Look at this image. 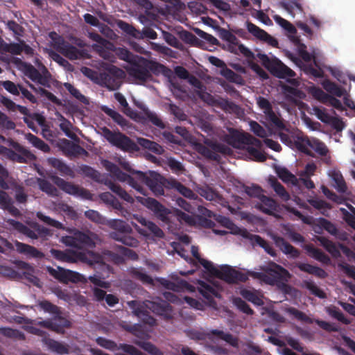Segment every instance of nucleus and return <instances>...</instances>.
<instances>
[{
  "label": "nucleus",
  "instance_id": "nucleus-1",
  "mask_svg": "<svg viewBox=\"0 0 355 355\" xmlns=\"http://www.w3.org/2000/svg\"><path fill=\"white\" fill-rule=\"evenodd\" d=\"M50 253L53 258L58 261L67 263H76L78 261L87 263L94 268H99L102 270H110V266L104 261L103 256L98 253H84L74 250L62 251L52 248Z\"/></svg>",
  "mask_w": 355,
  "mask_h": 355
},
{
  "label": "nucleus",
  "instance_id": "nucleus-2",
  "mask_svg": "<svg viewBox=\"0 0 355 355\" xmlns=\"http://www.w3.org/2000/svg\"><path fill=\"white\" fill-rule=\"evenodd\" d=\"M40 307L46 313L54 315L52 318L38 321L37 324L58 334H64L66 328H69L71 322L61 315L60 308L48 300L39 302Z\"/></svg>",
  "mask_w": 355,
  "mask_h": 355
},
{
  "label": "nucleus",
  "instance_id": "nucleus-3",
  "mask_svg": "<svg viewBox=\"0 0 355 355\" xmlns=\"http://www.w3.org/2000/svg\"><path fill=\"white\" fill-rule=\"evenodd\" d=\"M257 58L261 64L274 76L279 78H293L295 73L280 60L275 57L269 58L266 54L259 53Z\"/></svg>",
  "mask_w": 355,
  "mask_h": 355
},
{
  "label": "nucleus",
  "instance_id": "nucleus-4",
  "mask_svg": "<svg viewBox=\"0 0 355 355\" xmlns=\"http://www.w3.org/2000/svg\"><path fill=\"white\" fill-rule=\"evenodd\" d=\"M104 138L112 146L125 152H135L139 150L137 144L130 137L121 132H113L107 127L101 128Z\"/></svg>",
  "mask_w": 355,
  "mask_h": 355
},
{
  "label": "nucleus",
  "instance_id": "nucleus-5",
  "mask_svg": "<svg viewBox=\"0 0 355 355\" xmlns=\"http://www.w3.org/2000/svg\"><path fill=\"white\" fill-rule=\"evenodd\" d=\"M262 270L266 272L263 275V280L270 285H275L277 283L290 278V273L282 266L273 262H269L264 266ZM250 275L254 277H260L262 274L260 272H252Z\"/></svg>",
  "mask_w": 355,
  "mask_h": 355
},
{
  "label": "nucleus",
  "instance_id": "nucleus-6",
  "mask_svg": "<svg viewBox=\"0 0 355 355\" xmlns=\"http://www.w3.org/2000/svg\"><path fill=\"white\" fill-rule=\"evenodd\" d=\"M205 145L199 144L197 147L198 151L205 157L214 161H220V156L218 153L223 155H231L232 150L225 144L214 141L210 139L204 140Z\"/></svg>",
  "mask_w": 355,
  "mask_h": 355
},
{
  "label": "nucleus",
  "instance_id": "nucleus-7",
  "mask_svg": "<svg viewBox=\"0 0 355 355\" xmlns=\"http://www.w3.org/2000/svg\"><path fill=\"white\" fill-rule=\"evenodd\" d=\"M110 227L117 230L110 232V236L112 239L132 248L139 245V241L129 234L132 232L131 227L123 221L114 220L110 223Z\"/></svg>",
  "mask_w": 355,
  "mask_h": 355
},
{
  "label": "nucleus",
  "instance_id": "nucleus-8",
  "mask_svg": "<svg viewBox=\"0 0 355 355\" xmlns=\"http://www.w3.org/2000/svg\"><path fill=\"white\" fill-rule=\"evenodd\" d=\"M103 165L105 168L119 181L126 182L130 186L139 191L140 193L144 196L146 195L145 193V189L144 187L139 184V181L136 178V173L137 171H133L132 175H128L123 172L116 164L108 160H103Z\"/></svg>",
  "mask_w": 355,
  "mask_h": 355
},
{
  "label": "nucleus",
  "instance_id": "nucleus-9",
  "mask_svg": "<svg viewBox=\"0 0 355 355\" xmlns=\"http://www.w3.org/2000/svg\"><path fill=\"white\" fill-rule=\"evenodd\" d=\"M51 179L53 182L59 187V189L67 194L76 197H80L85 200L92 199V194L91 192L83 187L74 184L71 182H67L57 175H52Z\"/></svg>",
  "mask_w": 355,
  "mask_h": 355
},
{
  "label": "nucleus",
  "instance_id": "nucleus-10",
  "mask_svg": "<svg viewBox=\"0 0 355 355\" xmlns=\"http://www.w3.org/2000/svg\"><path fill=\"white\" fill-rule=\"evenodd\" d=\"M136 178L139 181V184L148 186L155 196L164 194V182L165 180L158 173L150 172V175L143 172H137Z\"/></svg>",
  "mask_w": 355,
  "mask_h": 355
},
{
  "label": "nucleus",
  "instance_id": "nucleus-11",
  "mask_svg": "<svg viewBox=\"0 0 355 355\" xmlns=\"http://www.w3.org/2000/svg\"><path fill=\"white\" fill-rule=\"evenodd\" d=\"M124 71L116 66L110 67L107 72L100 73L99 84L109 90H116L121 85Z\"/></svg>",
  "mask_w": 355,
  "mask_h": 355
},
{
  "label": "nucleus",
  "instance_id": "nucleus-12",
  "mask_svg": "<svg viewBox=\"0 0 355 355\" xmlns=\"http://www.w3.org/2000/svg\"><path fill=\"white\" fill-rule=\"evenodd\" d=\"M146 58L144 57H137L136 60L126 68L128 75L143 84L153 78L152 74L148 71Z\"/></svg>",
  "mask_w": 355,
  "mask_h": 355
},
{
  "label": "nucleus",
  "instance_id": "nucleus-13",
  "mask_svg": "<svg viewBox=\"0 0 355 355\" xmlns=\"http://www.w3.org/2000/svg\"><path fill=\"white\" fill-rule=\"evenodd\" d=\"M47 270L52 277L62 284H68L69 282L85 283L87 282L85 277L83 275L71 270L64 269L60 266L57 268L48 267Z\"/></svg>",
  "mask_w": 355,
  "mask_h": 355
},
{
  "label": "nucleus",
  "instance_id": "nucleus-14",
  "mask_svg": "<svg viewBox=\"0 0 355 355\" xmlns=\"http://www.w3.org/2000/svg\"><path fill=\"white\" fill-rule=\"evenodd\" d=\"M138 202L143 204L148 209L152 211L157 218L164 223H168L169 222L168 215L171 214L169 209L166 208L157 200L152 198L145 197H136Z\"/></svg>",
  "mask_w": 355,
  "mask_h": 355
},
{
  "label": "nucleus",
  "instance_id": "nucleus-15",
  "mask_svg": "<svg viewBox=\"0 0 355 355\" xmlns=\"http://www.w3.org/2000/svg\"><path fill=\"white\" fill-rule=\"evenodd\" d=\"M21 69L24 74L32 81L44 87H50V73L44 67V71L42 74L34 66L30 63L22 62Z\"/></svg>",
  "mask_w": 355,
  "mask_h": 355
},
{
  "label": "nucleus",
  "instance_id": "nucleus-16",
  "mask_svg": "<svg viewBox=\"0 0 355 355\" xmlns=\"http://www.w3.org/2000/svg\"><path fill=\"white\" fill-rule=\"evenodd\" d=\"M215 277L232 284L245 282L248 279L247 274L239 271L228 265L222 266L218 269Z\"/></svg>",
  "mask_w": 355,
  "mask_h": 355
},
{
  "label": "nucleus",
  "instance_id": "nucleus-17",
  "mask_svg": "<svg viewBox=\"0 0 355 355\" xmlns=\"http://www.w3.org/2000/svg\"><path fill=\"white\" fill-rule=\"evenodd\" d=\"M53 48L69 60H74L84 57V51L66 42L61 36L54 40Z\"/></svg>",
  "mask_w": 355,
  "mask_h": 355
},
{
  "label": "nucleus",
  "instance_id": "nucleus-18",
  "mask_svg": "<svg viewBox=\"0 0 355 355\" xmlns=\"http://www.w3.org/2000/svg\"><path fill=\"white\" fill-rule=\"evenodd\" d=\"M137 220L144 227V228H141L137 225H135V227L141 235L144 236L152 235L157 238L164 237V232L153 222L148 220L141 216L139 217Z\"/></svg>",
  "mask_w": 355,
  "mask_h": 355
},
{
  "label": "nucleus",
  "instance_id": "nucleus-19",
  "mask_svg": "<svg viewBox=\"0 0 355 355\" xmlns=\"http://www.w3.org/2000/svg\"><path fill=\"white\" fill-rule=\"evenodd\" d=\"M89 38L98 44L93 46L94 49L99 53L100 55L106 58L108 54L107 50H112L113 44L107 40L103 38L101 35L96 33H89Z\"/></svg>",
  "mask_w": 355,
  "mask_h": 355
},
{
  "label": "nucleus",
  "instance_id": "nucleus-20",
  "mask_svg": "<svg viewBox=\"0 0 355 355\" xmlns=\"http://www.w3.org/2000/svg\"><path fill=\"white\" fill-rule=\"evenodd\" d=\"M130 304L132 305L133 314L138 317L144 324L150 327L155 325L156 320L142 305L138 304L136 301H132Z\"/></svg>",
  "mask_w": 355,
  "mask_h": 355
},
{
  "label": "nucleus",
  "instance_id": "nucleus-21",
  "mask_svg": "<svg viewBox=\"0 0 355 355\" xmlns=\"http://www.w3.org/2000/svg\"><path fill=\"white\" fill-rule=\"evenodd\" d=\"M274 242L277 247L285 254L289 255L291 258L299 257L300 252L287 242L283 237L275 236L273 237Z\"/></svg>",
  "mask_w": 355,
  "mask_h": 355
},
{
  "label": "nucleus",
  "instance_id": "nucleus-22",
  "mask_svg": "<svg viewBox=\"0 0 355 355\" xmlns=\"http://www.w3.org/2000/svg\"><path fill=\"white\" fill-rule=\"evenodd\" d=\"M17 251L26 255L28 258L42 259L44 257V254L37 250L36 248L16 241L15 242Z\"/></svg>",
  "mask_w": 355,
  "mask_h": 355
},
{
  "label": "nucleus",
  "instance_id": "nucleus-23",
  "mask_svg": "<svg viewBox=\"0 0 355 355\" xmlns=\"http://www.w3.org/2000/svg\"><path fill=\"white\" fill-rule=\"evenodd\" d=\"M232 138L234 141L241 144L248 145V146H254L255 148H260L261 146V141L249 134L236 132L232 135Z\"/></svg>",
  "mask_w": 355,
  "mask_h": 355
},
{
  "label": "nucleus",
  "instance_id": "nucleus-24",
  "mask_svg": "<svg viewBox=\"0 0 355 355\" xmlns=\"http://www.w3.org/2000/svg\"><path fill=\"white\" fill-rule=\"evenodd\" d=\"M48 163L53 168L59 171L62 175L69 176L71 178L75 177L73 171L62 160L58 158L51 157L48 159Z\"/></svg>",
  "mask_w": 355,
  "mask_h": 355
},
{
  "label": "nucleus",
  "instance_id": "nucleus-25",
  "mask_svg": "<svg viewBox=\"0 0 355 355\" xmlns=\"http://www.w3.org/2000/svg\"><path fill=\"white\" fill-rule=\"evenodd\" d=\"M0 205L15 217L21 215L20 211L13 205V202L7 193L2 190H0Z\"/></svg>",
  "mask_w": 355,
  "mask_h": 355
},
{
  "label": "nucleus",
  "instance_id": "nucleus-26",
  "mask_svg": "<svg viewBox=\"0 0 355 355\" xmlns=\"http://www.w3.org/2000/svg\"><path fill=\"white\" fill-rule=\"evenodd\" d=\"M8 146L17 151L14 162L26 163V159L30 155V152L14 140H8Z\"/></svg>",
  "mask_w": 355,
  "mask_h": 355
},
{
  "label": "nucleus",
  "instance_id": "nucleus-27",
  "mask_svg": "<svg viewBox=\"0 0 355 355\" xmlns=\"http://www.w3.org/2000/svg\"><path fill=\"white\" fill-rule=\"evenodd\" d=\"M104 184L123 200L130 203L134 202L133 198L125 190L121 188L120 185L113 182L110 178H107Z\"/></svg>",
  "mask_w": 355,
  "mask_h": 355
},
{
  "label": "nucleus",
  "instance_id": "nucleus-28",
  "mask_svg": "<svg viewBox=\"0 0 355 355\" xmlns=\"http://www.w3.org/2000/svg\"><path fill=\"white\" fill-rule=\"evenodd\" d=\"M104 184L123 200L130 203L134 202L133 198L125 190L121 188L120 185L113 182L110 178H107Z\"/></svg>",
  "mask_w": 355,
  "mask_h": 355
},
{
  "label": "nucleus",
  "instance_id": "nucleus-29",
  "mask_svg": "<svg viewBox=\"0 0 355 355\" xmlns=\"http://www.w3.org/2000/svg\"><path fill=\"white\" fill-rule=\"evenodd\" d=\"M296 266L301 271L315 275V277L320 279H325L328 276L327 272L318 266H313L309 263H297Z\"/></svg>",
  "mask_w": 355,
  "mask_h": 355
},
{
  "label": "nucleus",
  "instance_id": "nucleus-30",
  "mask_svg": "<svg viewBox=\"0 0 355 355\" xmlns=\"http://www.w3.org/2000/svg\"><path fill=\"white\" fill-rule=\"evenodd\" d=\"M315 153L320 155L322 157H324L323 161L329 164L331 162V157L328 155L329 149L324 143L322 142L318 139L313 138L311 139V146Z\"/></svg>",
  "mask_w": 355,
  "mask_h": 355
},
{
  "label": "nucleus",
  "instance_id": "nucleus-31",
  "mask_svg": "<svg viewBox=\"0 0 355 355\" xmlns=\"http://www.w3.org/2000/svg\"><path fill=\"white\" fill-rule=\"evenodd\" d=\"M8 225H10L14 230H17L19 233L23 234L28 238L32 239H37L38 238V235L35 232V231L32 230L26 225H24L22 223L19 221H17L14 219H8L7 220Z\"/></svg>",
  "mask_w": 355,
  "mask_h": 355
},
{
  "label": "nucleus",
  "instance_id": "nucleus-32",
  "mask_svg": "<svg viewBox=\"0 0 355 355\" xmlns=\"http://www.w3.org/2000/svg\"><path fill=\"white\" fill-rule=\"evenodd\" d=\"M198 291L202 296L209 302L213 300V297H220L218 291L211 285L200 281L198 284Z\"/></svg>",
  "mask_w": 355,
  "mask_h": 355
},
{
  "label": "nucleus",
  "instance_id": "nucleus-33",
  "mask_svg": "<svg viewBox=\"0 0 355 355\" xmlns=\"http://www.w3.org/2000/svg\"><path fill=\"white\" fill-rule=\"evenodd\" d=\"M157 281L165 288L175 292H180L190 286L189 284L184 280L173 282L165 278H159Z\"/></svg>",
  "mask_w": 355,
  "mask_h": 355
},
{
  "label": "nucleus",
  "instance_id": "nucleus-34",
  "mask_svg": "<svg viewBox=\"0 0 355 355\" xmlns=\"http://www.w3.org/2000/svg\"><path fill=\"white\" fill-rule=\"evenodd\" d=\"M9 189L15 192V198L18 203H25L28 200V195L25 192V188L22 184L13 180L9 182Z\"/></svg>",
  "mask_w": 355,
  "mask_h": 355
},
{
  "label": "nucleus",
  "instance_id": "nucleus-35",
  "mask_svg": "<svg viewBox=\"0 0 355 355\" xmlns=\"http://www.w3.org/2000/svg\"><path fill=\"white\" fill-rule=\"evenodd\" d=\"M80 171L85 176L92 178L95 182L102 184H105V182H106L109 178L108 176L101 175L98 171L88 165H82L80 168Z\"/></svg>",
  "mask_w": 355,
  "mask_h": 355
},
{
  "label": "nucleus",
  "instance_id": "nucleus-36",
  "mask_svg": "<svg viewBox=\"0 0 355 355\" xmlns=\"http://www.w3.org/2000/svg\"><path fill=\"white\" fill-rule=\"evenodd\" d=\"M261 204L258 208L263 213L268 215H272V213L277 209V203L275 200L271 198L267 197L263 194L259 198Z\"/></svg>",
  "mask_w": 355,
  "mask_h": 355
},
{
  "label": "nucleus",
  "instance_id": "nucleus-37",
  "mask_svg": "<svg viewBox=\"0 0 355 355\" xmlns=\"http://www.w3.org/2000/svg\"><path fill=\"white\" fill-rule=\"evenodd\" d=\"M317 240L333 257L338 258L340 257V252L335 243L324 236H318Z\"/></svg>",
  "mask_w": 355,
  "mask_h": 355
},
{
  "label": "nucleus",
  "instance_id": "nucleus-38",
  "mask_svg": "<svg viewBox=\"0 0 355 355\" xmlns=\"http://www.w3.org/2000/svg\"><path fill=\"white\" fill-rule=\"evenodd\" d=\"M37 182L40 189L52 197H57L59 191L50 182L43 178H37Z\"/></svg>",
  "mask_w": 355,
  "mask_h": 355
},
{
  "label": "nucleus",
  "instance_id": "nucleus-39",
  "mask_svg": "<svg viewBox=\"0 0 355 355\" xmlns=\"http://www.w3.org/2000/svg\"><path fill=\"white\" fill-rule=\"evenodd\" d=\"M168 184L169 188L175 189L186 198L191 199L193 198L195 196V193L191 189L175 180L168 182Z\"/></svg>",
  "mask_w": 355,
  "mask_h": 355
},
{
  "label": "nucleus",
  "instance_id": "nucleus-40",
  "mask_svg": "<svg viewBox=\"0 0 355 355\" xmlns=\"http://www.w3.org/2000/svg\"><path fill=\"white\" fill-rule=\"evenodd\" d=\"M138 142L141 146L150 150L157 155H162L164 151L162 146H161L157 143L150 141L148 139L139 138L138 139Z\"/></svg>",
  "mask_w": 355,
  "mask_h": 355
},
{
  "label": "nucleus",
  "instance_id": "nucleus-41",
  "mask_svg": "<svg viewBox=\"0 0 355 355\" xmlns=\"http://www.w3.org/2000/svg\"><path fill=\"white\" fill-rule=\"evenodd\" d=\"M322 85L327 92L338 97H341L345 94L344 89L329 79L323 80Z\"/></svg>",
  "mask_w": 355,
  "mask_h": 355
},
{
  "label": "nucleus",
  "instance_id": "nucleus-42",
  "mask_svg": "<svg viewBox=\"0 0 355 355\" xmlns=\"http://www.w3.org/2000/svg\"><path fill=\"white\" fill-rule=\"evenodd\" d=\"M220 75L223 76L226 80L231 83H234L239 85L243 84V79L242 76L232 69H229L227 66L220 69Z\"/></svg>",
  "mask_w": 355,
  "mask_h": 355
},
{
  "label": "nucleus",
  "instance_id": "nucleus-43",
  "mask_svg": "<svg viewBox=\"0 0 355 355\" xmlns=\"http://www.w3.org/2000/svg\"><path fill=\"white\" fill-rule=\"evenodd\" d=\"M270 184L275 193L284 201H287L290 198L289 193L286 191L285 188L275 177L269 179Z\"/></svg>",
  "mask_w": 355,
  "mask_h": 355
},
{
  "label": "nucleus",
  "instance_id": "nucleus-44",
  "mask_svg": "<svg viewBox=\"0 0 355 355\" xmlns=\"http://www.w3.org/2000/svg\"><path fill=\"white\" fill-rule=\"evenodd\" d=\"M146 306L153 312L160 315L166 314L170 307L169 304L165 301L161 302H148Z\"/></svg>",
  "mask_w": 355,
  "mask_h": 355
},
{
  "label": "nucleus",
  "instance_id": "nucleus-45",
  "mask_svg": "<svg viewBox=\"0 0 355 355\" xmlns=\"http://www.w3.org/2000/svg\"><path fill=\"white\" fill-rule=\"evenodd\" d=\"M307 250L311 254L313 258L321 262L322 263L326 265H329L331 263V259L329 257L320 249L315 248L313 246H308Z\"/></svg>",
  "mask_w": 355,
  "mask_h": 355
},
{
  "label": "nucleus",
  "instance_id": "nucleus-46",
  "mask_svg": "<svg viewBox=\"0 0 355 355\" xmlns=\"http://www.w3.org/2000/svg\"><path fill=\"white\" fill-rule=\"evenodd\" d=\"M64 87L69 92V93L78 101L85 105L89 104L88 98L85 95L81 94L79 89L76 88L73 85L69 83H65L64 84Z\"/></svg>",
  "mask_w": 355,
  "mask_h": 355
},
{
  "label": "nucleus",
  "instance_id": "nucleus-47",
  "mask_svg": "<svg viewBox=\"0 0 355 355\" xmlns=\"http://www.w3.org/2000/svg\"><path fill=\"white\" fill-rule=\"evenodd\" d=\"M240 294L244 299L257 306H261L263 304V300L257 294L255 291L243 288L241 290Z\"/></svg>",
  "mask_w": 355,
  "mask_h": 355
},
{
  "label": "nucleus",
  "instance_id": "nucleus-48",
  "mask_svg": "<svg viewBox=\"0 0 355 355\" xmlns=\"http://www.w3.org/2000/svg\"><path fill=\"white\" fill-rule=\"evenodd\" d=\"M130 274L133 278L139 280L144 284L153 285V278L146 273L144 272L142 270L132 268L130 270Z\"/></svg>",
  "mask_w": 355,
  "mask_h": 355
},
{
  "label": "nucleus",
  "instance_id": "nucleus-49",
  "mask_svg": "<svg viewBox=\"0 0 355 355\" xmlns=\"http://www.w3.org/2000/svg\"><path fill=\"white\" fill-rule=\"evenodd\" d=\"M293 42L297 46L301 58L305 62H310L312 60V55L306 51V46L297 37H293Z\"/></svg>",
  "mask_w": 355,
  "mask_h": 355
},
{
  "label": "nucleus",
  "instance_id": "nucleus-50",
  "mask_svg": "<svg viewBox=\"0 0 355 355\" xmlns=\"http://www.w3.org/2000/svg\"><path fill=\"white\" fill-rule=\"evenodd\" d=\"M102 110L107 115L111 117L114 122H116L121 127H125L127 125L128 121L118 112L107 107H104Z\"/></svg>",
  "mask_w": 355,
  "mask_h": 355
},
{
  "label": "nucleus",
  "instance_id": "nucleus-51",
  "mask_svg": "<svg viewBox=\"0 0 355 355\" xmlns=\"http://www.w3.org/2000/svg\"><path fill=\"white\" fill-rule=\"evenodd\" d=\"M311 139L308 137H297L295 140V146L300 152L308 155H311V152L309 149L311 146Z\"/></svg>",
  "mask_w": 355,
  "mask_h": 355
},
{
  "label": "nucleus",
  "instance_id": "nucleus-52",
  "mask_svg": "<svg viewBox=\"0 0 355 355\" xmlns=\"http://www.w3.org/2000/svg\"><path fill=\"white\" fill-rule=\"evenodd\" d=\"M277 174L286 183H291L294 185L297 183V178L286 168H278L277 169Z\"/></svg>",
  "mask_w": 355,
  "mask_h": 355
},
{
  "label": "nucleus",
  "instance_id": "nucleus-53",
  "mask_svg": "<svg viewBox=\"0 0 355 355\" xmlns=\"http://www.w3.org/2000/svg\"><path fill=\"white\" fill-rule=\"evenodd\" d=\"M303 286L310 291V293L320 298L324 299L327 297L326 293L320 289L315 283L310 280H305L303 282Z\"/></svg>",
  "mask_w": 355,
  "mask_h": 355
},
{
  "label": "nucleus",
  "instance_id": "nucleus-54",
  "mask_svg": "<svg viewBox=\"0 0 355 355\" xmlns=\"http://www.w3.org/2000/svg\"><path fill=\"white\" fill-rule=\"evenodd\" d=\"M211 334L218 336L219 338L225 340L233 347L238 345V339L230 333H225L222 330L214 329L211 331Z\"/></svg>",
  "mask_w": 355,
  "mask_h": 355
},
{
  "label": "nucleus",
  "instance_id": "nucleus-55",
  "mask_svg": "<svg viewBox=\"0 0 355 355\" xmlns=\"http://www.w3.org/2000/svg\"><path fill=\"white\" fill-rule=\"evenodd\" d=\"M120 28L128 35H130L136 39H141V31L136 29L133 26L123 21L119 23Z\"/></svg>",
  "mask_w": 355,
  "mask_h": 355
},
{
  "label": "nucleus",
  "instance_id": "nucleus-56",
  "mask_svg": "<svg viewBox=\"0 0 355 355\" xmlns=\"http://www.w3.org/2000/svg\"><path fill=\"white\" fill-rule=\"evenodd\" d=\"M286 313L288 314L293 315L297 320L308 323L312 324L313 320L308 315H306L304 312L298 310L295 307H288L286 309Z\"/></svg>",
  "mask_w": 355,
  "mask_h": 355
},
{
  "label": "nucleus",
  "instance_id": "nucleus-57",
  "mask_svg": "<svg viewBox=\"0 0 355 355\" xmlns=\"http://www.w3.org/2000/svg\"><path fill=\"white\" fill-rule=\"evenodd\" d=\"M49 348L59 354H68L69 349L68 347L55 340H50L48 343Z\"/></svg>",
  "mask_w": 355,
  "mask_h": 355
},
{
  "label": "nucleus",
  "instance_id": "nucleus-58",
  "mask_svg": "<svg viewBox=\"0 0 355 355\" xmlns=\"http://www.w3.org/2000/svg\"><path fill=\"white\" fill-rule=\"evenodd\" d=\"M331 178L335 182V187L338 191L340 193H345L347 187L341 173L337 171H334L331 173Z\"/></svg>",
  "mask_w": 355,
  "mask_h": 355
},
{
  "label": "nucleus",
  "instance_id": "nucleus-59",
  "mask_svg": "<svg viewBox=\"0 0 355 355\" xmlns=\"http://www.w3.org/2000/svg\"><path fill=\"white\" fill-rule=\"evenodd\" d=\"M0 334L8 338L25 339V336L21 331L10 327H0Z\"/></svg>",
  "mask_w": 355,
  "mask_h": 355
},
{
  "label": "nucleus",
  "instance_id": "nucleus-60",
  "mask_svg": "<svg viewBox=\"0 0 355 355\" xmlns=\"http://www.w3.org/2000/svg\"><path fill=\"white\" fill-rule=\"evenodd\" d=\"M145 62L146 63L148 71H149L150 73H153L155 75H158L161 73H163L166 69V67L164 64L150 60L146 58Z\"/></svg>",
  "mask_w": 355,
  "mask_h": 355
},
{
  "label": "nucleus",
  "instance_id": "nucleus-61",
  "mask_svg": "<svg viewBox=\"0 0 355 355\" xmlns=\"http://www.w3.org/2000/svg\"><path fill=\"white\" fill-rule=\"evenodd\" d=\"M77 243L78 244V248H82L83 246H92L94 242L91 237L82 232H78L76 233Z\"/></svg>",
  "mask_w": 355,
  "mask_h": 355
},
{
  "label": "nucleus",
  "instance_id": "nucleus-62",
  "mask_svg": "<svg viewBox=\"0 0 355 355\" xmlns=\"http://www.w3.org/2000/svg\"><path fill=\"white\" fill-rule=\"evenodd\" d=\"M119 325L125 331L137 336L141 332V326L139 324H132L129 322L121 321L119 322Z\"/></svg>",
  "mask_w": 355,
  "mask_h": 355
},
{
  "label": "nucleus",
  "instance_id": "nucleus-63",
  "mask_svg": "<svg viewBox=\"0 0 355 355\" xmlns=\"http://www.w3.org/2000/svg\"><path fill=\"white\" fill-rule=\"evenodd\" d=\"M28 139L29 141L33 145V146L36 147L37 148L46 153L50 150L49 146L37 136L29 134Z\"/></svg>",
  "mask_w": 355,
  "mask_h": 355
},
{
  "label": "nucleus",
  "instance_id": "nucleus-64",
  "mask_svg": "<svg viewBox=\"0 0 355 355\" xmlns=\"http://www.w3.org/2000/svg\"><path fill=\"white\" fill-rule=\"evenodd\" d=\"M137 344L151 355H163V352L150 342L139 341Z\"/></svg>",
  "mask_w": 355,
  "mask_h": 355
}]
</instances>
